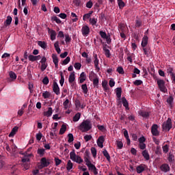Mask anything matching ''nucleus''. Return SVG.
Segmentation results:
<instances>
[{"mask_svg":"<svg viewBox=\"0 0 175 175\" xmlns=\"http://www.w3.org/2000/svg\"><path fill=\"white\" fill-rule=\"evenodd\" d=\"M150 113L151 112L145 110H142L139 111V116H141V117H143V118H148Z\"/></svg>","mask_w":175,"mask_h":175,"instance_id":"nucleus-11","label":"nucleus"},{"mask_svg":"<svg viewBox=\"0 0 175 175\" xmlns=\"http://www.w3.org/2000/svg\"><path fill=\"white\" fill-rule=\"evenodd\" d=\"M53 91L56 94V95H59V94H61L59 92V86H58V83H57V82L53 83Z\"/></svg>","mask_w":175,"mask_h":175,"instance_id":"nucleus-13","label":"nucleus"},{"mask_svg":"<svg viewBox=\"0 0 175 175\" xmlns=\"http://www.w3.org/2000/svg\"><path fill=\"white\" fill-rule=\"evenodd\" d=\"M12 20L13 18H12V16H8L5 21L4 22V25H5L6 27L10 25V24H12Z\"/></svg>","mask_w":175,"mask_h":175,"instance_id":"nucleus-23","label":"nucleus"},{"mask_svg":"<svg viewBox=\"0 0 175 175\" xmlns=\"http://www.w3.org/2000/svg\"><path fill=\"white\" fill-rule=\"evenodd\" d=\"M60 77L61 79L59 80V84L62 87L64 85V83H65V77H64V73L60 72Z\"/></svg>","mask_w":175,"mask_h":175,"instance_id":"nucleus-30","label":"nucleus"},{"mask_svg":"<svg viewBox=\"0 0 175 175\" xmlns=\"http://www.w3.org/2000/svg\"><path fill=\"white\" fill-rule=\"evenodd\" d=\"M70 159L72 160L73 162H76L77 163H83V160L81 157L79 155L76 154V151L73 149L70 152Z\"/></svg>","mask_w":175,"mask_h":175,"instance_id":"nucleus-2","label":"nucleus"},{"mask_svg":"<svg viewBox=\"0 0 175 175\" xmlns=\"http://www.w3.org/2000/svg\"><path fill=\"white\" fill-rule=\"evenodd\" d=\"M51 20L52 21H55V23H57V24H61V23H62V21H61V19H59L58 17H57L56 16H52L51 17Z\"/></svg>","mask_w":175,"mask_h":175,"instance_id":"nucleus-35","label":"nucleus"},{"mask_svg":"<svg viewBox=\"0 0 175 175\" xmlns=\"http://www.w3.org/2000/svg\"><path fill=\"white\" fill-rule=\"evenodd\" d=\"M97 128L98 131H100L101 132H106V127L103 125H97Z\"/></svg>","mask_w":175,"mask_h":175,"instance_id":"nucleus-49","label":"nucleus"},{"mask_svg":"<svg viewBox=\"0 0 175 175\" xmlns=\"http://www.w3.org/2000/svg\"><path fill=\"white\" fill-rule=\"evenodd\" d=\"M84 140L85 142H90L91 139H92V136L91 135H86L84 136Z\"/></svg>","mask_w":175,"mask_h":175,"instance_id":"nucleus-60","label":"nucleus"},{"mask_svg":"<svg viewBox=\"0 0 175 175\" xmlns=\"http://www.w3.org/2000/svg\"><path fill=\"white\" fill-rule=\"evenodd\" d=\"M68 143H72L73 140H75V138L73 137V134L69 133L68 135Z\"/></svg>","mask_w":175,"mask_h":175,"instance_id":"nucleus-47","label":"nucleus"},{"mask_svg":"<svg viewBox=\"0 0 175 175\" xmlns=\"http://www.w3.org/2000/svg\"><path fill=\"white\" fill-rule=\"evenodd\" d=\"M55 166L61 165L62 161L57 157L55 158Z\"/></svg>","mask_w":175,"mask_h":175,"instance_id":"nucleus-57","label":"nucleus"},{"mask_svg":"<svg viewBox=\"0 0 175 175\" xmlns=\"http://www.w3.org/2000/svg\"><path fill=\"white\" fill-rule=\"evenodd\" d=\"M92 13H93V12L90 11L89 13L85 14L83 16V21H85V20L90 18V17H91V15L92 14Z\"/></svg>","mask_w":175,"mask_h":175,"instance_id":"nucleus-32","label":"nucleus"},{"mask_svg":"<svg viewBox=\"0 0 175 175\" xmlns=\"http://www.w3.org/2000/svg\"><path fill=\"white\" fill-rule=\"evenodd\" d=\"M103 154L104 157H105V158L107 159V161H110V154H109V152H107V150L106 149H105L103 151Z\"/></svg>","mask_w":175,"mask_h":175,"instance_id":"nucleus-33","label":"nucleus"},{"mask_svg":"<svg viewBox=\"0 0 175 175\" xmlns=\"http://www.w3.org/2000/svg\"><path fill=\"white\" fill-rule=\"evenodd\" d=\"M85 79H86L85 73L84 72H82L79 77V83L81 84H83V83H84V81H85Z\"/></svg>","mask_w":175,"mask_h":175,"instance_id":"nucleus-22","label":"nucleus"},{"mask_svg":"<svg viewBox=\"0 0 175 175\" xmlns=\"http://www.w3.org/2000/svg\"><path fill=\"white\" fill-rule=\"evenodd\" d=\"M9 76L12 80H16V79H17V75H16L13 71H10L9 72Z\"/></svg>","mask_w":175,"mask_h":175,"instance_id":"nucleus-37","label":"nucleus"},{"mask_svg":"<svg viewBox=\"0 0 175 175\" xmlns=\"http://www.w3.org/2000/svg\"><path fill=\"white\" fill-rule=\"evenodd\" d=\"M48 32L51 35V40H55V38L57 36V32H55V30H51L50 28H48Z\"/></svg>","mask_w":175,"mask_h":175,"instance_id":"nucleus-15","label":"nucleus"},{"mask_svg":"<svg viewBox=\"0 0 175 175\" xmlns=\"http://www.w3.org/2000/svg\"><path fill=\"white\" fill-rule=\"evenodd\" d=\"M22 155H24V157L22 159L23 163H27V162H29L31 157H32V154H28L27 152L22 153Z\"/></svg>","mask_w":175,"mask_h":175,"instance_id":"nucleus-8","label":"nucleus"},{"mask_svg":"<svg viewBox=\"0 0 175 175\" xmlns=\"http://www.w3.org/2000/svg\"><path fill=\"white\" fill-rule=\"evenodd\" d=\"M142 154L146 161H150V154H148V150H144L142 151Z\"/></svg>","mask_w":175,"mask_h":175,"instance_id":"nucleus-19","label":"nucleus"},{"mask_svg":"<svg viewBox=\"0 0 175 175\" xmlns=\"http://www.w3.org/2000/svg\"><path fill=\"white\" fill-rule=\"evenodd\" d=\"M98 77V75L95 74L94 71H91L89 74V79L90 81H92L94 79H96Z\"/></svg>","mask_w":175,"mask_h":175,"instance_id":"nucleus-26","label":"nucleus"},{"mask_svg":"<svg viewBox=\"0 0 175 175\" xmlns=\"http://www.w3.org/2000/svg\"><path fill=\"white\" fill-rule=\"evenodd\" d=\"M146 167H147V165L146 164H141L136 167L137 173L140 174V173H143L146 170Z\"/></svg>","mask_w":175,"mask_h":175,"instance_id":"nucleus-10","label":"nucleus"},{"mask_svg":"<svg viewBox=\"0 0 175 175\" xmlns=\"http://www.w3.org/2000/svg\"><path fill=\"white\" fill-rule=\"evenodd\" d=\"M174 161V155L170 154L168 156V161L172 163Z\"/></svg>","mask_w":175,"mask_h":175,"instance_id":"nucleus-63","label":"nucleus"},{"mask_svg":"<svg viewBox=\"0 0 175 175\" xmlns=\"http://www.w3.org/2000/svg\"><path fill=\"white\" fill-rule=\"evenodd\" d=\"M41 165L39 166V169H42V167H47L50 165V161H47L46 157H43L41 159Z\"/></svg>","mask_w":175,"mask_h":175,"instance_id":"nucleus-6","label":"nucleus"},{"mask_svg":"<svg viewBox=\"0 0 175 175\" xmlns=\"http://www.w3.org/2000/svg\"><path fill=\"white\" fill-rule=\"evenodd\" d=\"M66 132V125L62 124L59 130V135H64Z\"/></svg>","mask_w":175,"mask_h":175,"instance_id":"nucleus-31","label":"nucleus"},{"mask_svg":"<svg viewBox=\"0 0 175 175\" xmlns=\"http://www.w3.org/2000/svg\"><path fill=\"white\" fill-rule=\"evenodd\" d=\"M142 21H139V20H136L135 21V27L137 28H140V26L142 25Z\"/></svg>","mask_w":175,"mask_h":175,"instance_id":"nucleus-64","label":"nucleus"},{"mask_svg":"<svg viewBox=\"0 0 175 175\" xmlns=\"http://www.w3.org/2000/svg\"><path fill=\"white\" fill-rule=\"evenodd\" d=\"M63 106L65 110H67V109L69 107V99H66V100L63 103Z\"/></svg>","mask_w":175,"mask_h":175,"instance_id":"nucleus-44","label":"nucleus"},{"mask_svg":"<svg viewBox=\"0 0 175 175\" xmlns=\"http://www.w3.org/2000/svg\"><path fill=\"white\" fill-rule=\"evenodd\" d=\"M51 94H50V92L46 91L45 92H44L42 94V96L44 98V99H49V98H50Z\"/></svg>","mask_w":175,"mask_h":175,"instance_id":"nucleus-43","label":"nucleus"},{"mask_svg":"<svg viewBox=\"0 0 175 175\" xmlns=\"http://www.w3.org/2000/svg\"><path fill=\"white\" fill-rule=\"evenodd\" d=\"M172 128H173V124L172 123V119L170 118H168L167 120L163 123L162 129H163V131L169 132Z\"/></svg>","mask_w":175,"mask_h":175,"instance_id":"nucleus-3","label":"nucleus"},{"mask_svg":"<svg viewBox=\"0 0 175 175\" xmlns=\"http://www.w3.org/2000/svg\"><path fill=\"white\" fill-rule=\"evenodd\" d=\"M70 62V57H67L62 63V65H68V63Z\"/></svg>","mask_w":175,"mask_h":175,"instance_id":"nucleus-52","label":"nucleus"},{"mask_svg":"<svg viewBox=\"0 0 175 175\" xmlns=\"http://www.w3.org/2000/svg\"><path fill=\"white\" fill-rule=\"evenodd\" d=\"M89 22L90 23L91 25L98 27L96 23H98V19L95 18H90L89 20Z\"/></svg>","mask_w":175,"mask_h":175,"instance_id":"nucleus-27","label":"nucleus"},{"mask_svg":"<svg viewBox=\"0 0 175 175\" xmlns=\"http://www.w3.org/2000/svg\"><path fill=\"white\" fill-rule=\"evenodd\" d=\"M52 59H53V64H58L59 60H58V56H57V55L53 54L52 55Z\"/></svg>","mask_w":175,"mask_h":175,"instance_id":"nucleus-41","label":"nucleus"},{"mask_svg":"<svg viewBox=\"0 0 175 175\" xmlns=\"http://www.w3.org/2000/svg\"><path fill=\"white\" fill-rule=\"evenodd\" d=\"M38 44L40 47L43 49V50H46L47 49V43L44 41H38Z\"/></svg>","mask_w":175,"mask_h":175,"instance_id":"nucleus-21","label":"nucleus"},{"mask_svg":"<svg viewBox=\"0 0 175 175\" xmlns=\"http://www.w3.org/2000/svg\"><path fill=\"white\" fill-rule=\"evenodd\" d=\"M163 151L164 154H167L169 152V145L166 144L163 146Z\"/></svg>","mask_w":175,"mask_h":175,"instance_id":"nucleus-48","label":"nucleus"},{"mask_svg":"<svg viewBox=\"0 0 175 175\" xmlns=\"http://www.w3.org/2000/svg\"><path fill=\"white\" fill-rule=\"evenodd\" d=\"M94 67L96 68V70L99 72V70H100V68H99V59H98V55H94Z\"/></svg>","mask_w":175,"mask_h":175,"instance_id":"nucleus-12","label":"nucleus"},{"mask_svg":"<svg viewBox=\"0 0 175 175\" xmlns=\"http://www.w3.org/2000/svg\"><path fill=\"white\" fill-rule=\"evenodd\" d=\"M99 35L101 36V38L103 39H105V38H107V37L109 36H107V34L106 33V32L103 31H100V33H99Z\"/></svg>","mask_w":175,"mask_h":175,"instance_id":"nucleus-46","label":"nucleus"},{"mask_svg":"<svg viewBox=\"0 0 175 175\" xmlns=\"http://www.w3.org/2000/svg\"><path fill=\"white\" fill-rule=\"evenodd\" d=\"M79 129L82 132H88V131L92 129V123H91V120L89 119L83 120L79 125Z\"/></svg>","mask_w":175,"mask_h":175,"instance_id":"nucleus-1","label":"nucleus"},{"mask_svg":"<svg viewBox=\"0 0 175 175\" xmlns=\"http://www.w3.org/2000/svg\"><path fill=\"white\" fill-rule=\"evenodd\" d=\"M160 170L163 172V173H167L168 172H170V166L167 163H163L160 166Z\"/></svg>","mask_w":175,"mask_h":175,"instance_id":"nucleus-9","label":"nucleus"},{"mask_svg":"<svg viewBox=\"0 0 175 175\" xmlns=\"http://www.w3.org/2000/svg\"><path fill=\"white\" fill-rule=\"evenodd\" d=\"M156 80L160 91L164 93L167 92V89L165 86V81L163 79H157Z\"/></svg>","mask_w":175,"mask_h":175,"instance_id":"nucleus-4","label":"nucleus"},{"mask_svg":"<svg viewBox=\"0 0 175 175\" xmlns=\"http://www.w3.org/2000/svg\"><path fill=\"white\" fill-rule=\"evenodd\" d=\"M81 88L83 94H88V87L87 86V84H83L81 85Z\"/></svg>","mask_w":175,"mask_h":175,"instance_id":"nucleus-34","label":"nucleus"},{"mask_svg":"<svg viewBox=\"0 0 175 175\" xmlns=\"http://www.w3.org/2000/svg\"><path fill=\"white\" fill-rule=\"evenodd\" d=\"M76 109H80L81 107V103L79 100H76L75 102Z\"/></svg>","mask_w":175,"mask_h":175,"instance_id":"nucleus-53","label":"nucleus"},{"mask_svg":"<svg viewBox=\"0 0 175 175\" xmlns=\"http://www.w3.org/2000/svg\"><path fill=\"white\" fill-rule=\"evenodd\" d=\"M76 80V78L75 77V72H72L70 73L69 78H68V81L72 85H75V83H73V81Z\"/></svg>","mask_w":175,"mask_h":175,"instance_id":"nucleus-16","label":"nucleus"},{"mask_svg":"<svg viewBox=\"0 0 175 175\" xmlns=\"http://www.w3.org/2000/svg\"><path fill=\"white\" fill-rule=\"evenodd\" d=\"M53 115V108L49 107L47 111H44V116L45 117H51Z\"/></svg>","mask_w":175,"mask_h":175,"instance_id":"nucleus-20","label":"nucleus"},{"mask_svg":"<svg viewBox=\"0 0 175 175\" xmlns=\"http://www.w3.org/2000/svg\"><path fill=\"white\" fill-rule=\"evenodd\" d=\"M116 96L118 100H121V94H122V88H117L116 90Z\"/></svg>","mask_w":175,"mask_h":175,"instance_id":"nucleus-18","label":"nucleus"},{"mask_svg":"<svg viewBox=\"0 0 175 175\" xmlns=\"http://www.w3.org/2000/svg\"><path fill=\"white\" fill-rule=\"evenodd\" d=\"M90 27L88 25H83L81 29V33L83 36H88L90 35Z\"/></svg>","mask_w":175,"mask_h":175,"instance_id":"nucleus-5","label":"nucleus"},{"mask_svg":"<svg viewBox=\"0 0 175 175\" xmlns=\"http://www.w3.org/2000/svg\"><path fill=\"white\" fill-rule=\"evenodd\" d=\"M148 44V37L145 35L142 38L141 46L142 47H147Z\"/></svg>","mask_w":175,"mask_h":175,"instance_id":"nucleus-14","label":"nucleus"},{"mask_svg":"<svg viewBox=\"0 0 175 175\" xmlns=\"http://www.w3.org/2000/svg\"><path fill=\"white\" fill-rule=\"evenodd\" d=\"M93 82L94 85H98L99 84V78L98 77L96 78H94L92 81Z\"/></svg>","mask_w":175,"mask_h":175,"instance_id":"nucleus-62","label":"nucleus"},{"mask_svg":"<svg viewBox=\"0 0 175 175\" xmlns=\"http://www.w3.org/2000/svg\"><path fill=\"white\" fill-rule=\"evenodd\" d=\"M80 117H81V113H80V112L77 113L73 118H72V121H74V122H77V121H79V120H80Z\"/></svg>","mask_w":175,"mask_h":175,"instance_id":"nucleus-29","label":"nucleus"},{"mask_svg":"<svg viewBox=\"0 0 175 175\" xmlns=\"http://www.w3.org/2000/svg\"><path fill=\"white\" fill-rule=\"evenodd\" d=\"M87 166L88 167L89 170H91L92 172L96 168L95 165L92 164V163H90V164H88Z\"/></svg>","mask_w":175,"mask_h":175,"instance_id":"nucleus-45","label":"nucleus"},{"mask_svg":"<svg viewBox=\"0 0 175 175\" xmlns=\"http://www.w3.org/2000/svg\"><path fill=\"white\" fill-rule=\"evenodd\" d=\"M42 83L44 84V85H47L49 83V77H44V79H42Z\"/></svg>","mask_w":175,"mask_h":175,"instance_id":"nucleus-59","label":"nucleus"},{"mask_svg":"<svg viewBox=\"0 0 175 175\" xmlns=\"http://www.w3.org/2000/svg\"><path fill=\"white\" fill-rule=\"evenodd\" d=\"M143 51L146 57H148V55H150V49H148V47H143Z\"/></svg>","mask_w":175,"mask_h":175,"instance_id":"nucleus-42","label":"nucleus"},{"mask_svg":"<svg viewBox=\"0 0 175 175\" xmlns=\"http://www.w3.org/2000/svg\"><path fill=\"white\" fill-rule=\"evenodd\" d=\"M72 169H73V163H72V161L68 160L66 165V170H68V172H70Z\"/></svg>","mask_w":175,"mask_h":175,"instance_id":"nucleus-24","label":"nucleus"},{"mask_svg":"<svg viewBox=\"0 0 175 175\" xmlns=\"http://www.w3.org/2000/svg\"><path fill=\"white\" fill-rule=\"evenodd\" d=\"M122 102L124 107H125L126 110H129V103L125 97L122 98Z\"/></svg>","mask_w":175,"mask_h":175,"instance_id":"nucleus-17","label":"nucleus"},{"mask_svg":"<svg viewBox=\"0 0 175 175\" xmlns=\"http://www.w3.org/2000/svg\"><path fill=\"white\" fill-rule=\"evenodd\" d=\"M46 68H47V64L41 63V67H40L41 71L44 72V70H46Z\"/></svg>","mask_w":175,"mask_h":175,"instance_id":"nucleus-50","label":"nucleus"},{"mask_svg":"<svg viewBox=\"0 0 175 175\" xmlns=\"http://www.w3.org/2000/svg\"><path fill=\"white\" fill-rule=\"evenodd\" d=\"M174 100V98H173V96H170L167 99V103H168L170 107L172 109V107H173V101Z\"/></svg>","mask_w":175,"mask_h":175,"instance_id":"nucleus-28","label":"nucleus"},{"mask_svg":"<svg viewBox=\"0 0 175 175\" xmlns=\"http://www.w3.org/2000/svg\"><path fill=\"white\" fill-rule=\"evenodd\" d=\"M167 73H170L171 77H175V74H174V72H173V68L169 67L167 69Z\"/></svg>","mask_w":175,"mask_h":175,"instance_id":"nucleus-40","label":"nucleus"},{"mask_svg":"<svg viewBox=\"0 0 175 175\" xmlns=\"http://www.w3.org/2000/svg\"><path fill=\"white\" fill-rule=\"evenodd\" d=\"M134 85H142L143 84V81L137 79L135 81H133Z\"/></svg>","mask_w":175,"mask_h":175,"instance_id":"nucleus-54","label":"nucleus"},{"mask_svg":"<svg viewBox=\"0 0 175 175\" xmlns=\"http://www.w3.org/2000/svg\"><path fill=\"white\" fill-rule=\"evenodd\" d=\"M117 146L119 150H121L124 147V144L121 141H117Z\"/></svg>","mask_w":175,"mask_h":175,"instance_id":"nucleus-61","label":"nucleus"},{"mask_svg":"<svg viewBox=\"0 0 175 175\" xmlns=\"http://www.w3.org/2000/svg\"><path fill=\"white\" fill-rule=\"evenodd\" d=\"M118 5L119 6V9H123V8H125V3L123 1H119Z\"/></svg>","mask_w":175,"mask_h":175,"instance_id":"nucleus-56","label":"nucleus"},{"mask_svg":"<svg viewBox=\"0 0 175 175\" xmlns=\"http://www.w3.org/2000/svg\"><path fill=\"white\" fill-rule=\"evenodd\" d=\"M18 131V126H14L11 133L9 134V137H13V136H14V135H16V133H17V131Z\"/></svg>","mask_w":175,"mask_h":175,"instance_id":"nucleus-25","label":"nucleus"},{"mask_svg":"<svg viewBox=\"0 0 175 175\" xmlns=\"http://www.w3.org/2000/svg\"><path fill=\"white\" fill-rule=\"evenodd\" d=\"M103 50L105 51V56L107 57V58H110V57L111 55V54L110 53V50L106 49V47H104Z\"/></svg>","mask_w":175,"mask_h":175,"instance_id":"nucleus-38","label":"nucleus"},{"mask_svg":"<svg viewBox=\"0 0 175 175\" xmlns=\"http://www.w3.org/2000/svg\"><path fill=\"white\" fill-rule=\"evenodd\" d=\"M118 29L120 33L125 32V25L124 24H119Z\"/></svg>","mask_w":175,"mask_h":175,"instance_id":"nucleus-36","label":"nucleus"},{"mask_svg":"<svg viewBox=\"0 0 175 175\" xmlns=\"http://www.w3.org/2000/svg\"><path fill=\"white\" fill-rule=\"evenodd\" d=\"M151 133L153 136H159V131H158V124H153L152 126Z\"/></svg>","mask_w":175,"mask_h":175,"instance_id":"nucleus-7","label":"nucleus"},{"mask_svg":"<svg viewBox=\"0 0 175 175\" xmlns=\"http://www.w3.org/2000/svg\"><path fill=\"white\" fill-rule=\"evenodd\" d=\"M91 152L93 155V158H96V148L94 147L91 148Z\"/></svg>","mask_w":175,"mask_h":175,"instance_id":"nucleus-51","label":"nucleus"},{"mask_svg":"<svg viewBox=\"0 0 175 175\" xmlns=\"http://www.w3.org/2000/svg\"><path fill=\"white\" fill-rule=\"evenodd\" d=\"M116 72H118L120 75H124V68L121 66L118 67Z\"/></svg>","mask_w":175,"mask_h":175,"instance_id":"nucleus-55","label":"nucleus"},{"mask_svg":"<svg viewBox=\"0 0 175 175\" xmlns=\"http://www.w3.org/2000/svg\"><path fill=\"white\" fill-rule=\"evenodd\" d=\"M74 67H75V69H77V70H80V69H81V64L75 63L74 64Z\"/></svg>","mask_w":175,"mask_h":175,"instance_id":"nucleus-58","label":"nucleus"},{"mask_svg":"<svg viewBox=\"0 0 175 175\" xmlns=\"http://www.w3.org/2000/svg\"><path fill=\"white\" fill-rule=\"evenodd\" d=\"M44 151H45L44 148H38L37 152L38 155H40V157H44Z\"/></svg>","mask_w":175,"mask_h":175,"instance_id":"nucleus-39","label":"nucleus"}]
</instances>
